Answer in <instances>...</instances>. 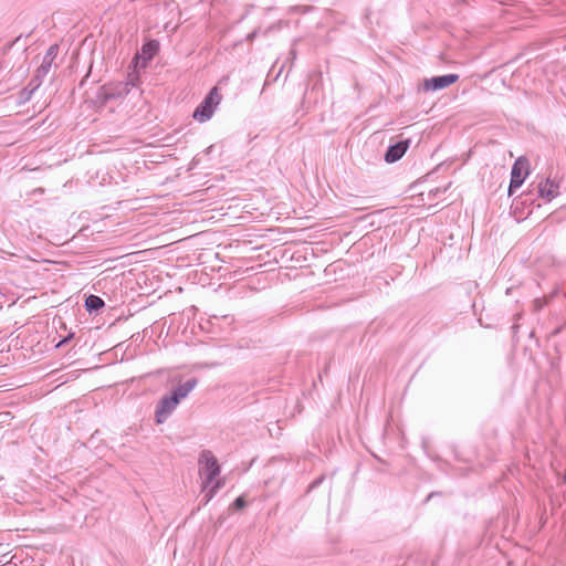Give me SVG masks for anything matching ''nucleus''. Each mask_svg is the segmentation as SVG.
Wrapping results in <instances>:
<instances>
[{"instance_id":"1","label":"nucleus","mask_w":566,"mask_h":566,"mask_svg":"<svg viewBox=\"0 0 566 566\" xmlns=\"http://www.w3.org/2000/svg\"><path fill=\"white\" fill-rule=\"evenodd\" d=\"M198 378L190 377L186 381L172 387L161 396L155 407L154 420L156 424H163L174 413L180 402L197 387Z\"/></svg>"},{"instance_id":"2","label":"nucleus","mask_w":566,"mask_h":566,"mask_svg":"<svg viewBox=\"0 0 566 566\" xmlns=\"http://www.w3.org/2000/svg\"><path fill=\"white\" fill-rule=\"evenodd\" d=\"M59 53V45L52 44L46 50L41 65L35 70L32 78L30 80L29 84L20 92V99L22 102H27L31 98L33 93L41 86L44 77L48 75L52 67V63L57 56Z\"/></svg>"},{"instance_id":"3","label":"nucleus","mask_w":566,"mask_h":566,"mask_svg":"<svg viewBox=\"0 0 566 566\" xmlns=\"http://www.w3.org/2000/svg\"><path fill=\"white\" fill-rule=\"evenodd\" d=\"M222 99L221 94L219 93V88L217 86L212 87L203 97V99L199 103V105L195 108L192 113V117L198 123H206L211 119L216 109L220 105Z\"/></svg>"},{"instance_id":"4","label":"nucleus","mask_w":566,"mask_h":566,"mask_svg":"<svg viewBox=\"0 0 566 566\" xmlns=\"http://www.w3.org/2000/svg\"><path fill=\"white\" fill-rule=\"evenodd\" d=\"M533 186L534 182L528 186L526 191L522 192L520 196H516L512 200L511 213L518 222L526 219L527 216L532 213V207L536 201L535 190L531 189Z\"/></svg>"},{"instance_id":"5","label":"nucleus","mask_w":566,"mask_h":566,"mask_svg":"<svg viewBox=\"0 0 566 566\" xmlns=\"http://www.w3.org/2000/svg\"><path fill=\"white\" fill-rule=\"evenodd\" d=\"M200 474L203 486L210 485L219 476L221 468L217 458L209 450H203L199 457Z\"/></svg>"},{"instance_id":"6","label":"nucleus","mask_w":566,"mask_h":566,"mask_svg":"<svg viewBox=\"0 0 566 566\" xmlns=\"http://www.w3.org/2000/svg\"><path fill=\"white\" fill-rule=\"evenodd\" d=\"M129 82L108 83L102 85L96 92V101L102 105L119 98H124L130 91Z\"/></svg>"},{"instance_id":"7","label":"nucleus","mask_w":566,"mask_h":566,"mask_svg":"<svg viewBox=\"0 0 566 566\" xmlns=\"http://www.w3.org/2000/svg\"><path fill=\"white\" fill-rule=\"evenodd\" d=\"M528 175H530L528 159L524 156H521L512 165L510 185L507 188L509 197L514 196L516 190L524 184V181Z\"/></svg>"},{"instance_id":"8","label":"nucleus","mask_w":566,"mask_h":566,"mask_svg":"<svg viewBox=\"0 0 566 566\" xmlns=\"http://www.w3.org/2000/svg\"><path fill=\"white\" fill-rule=\"evenodd\" d=\"M458 80L459 75L454 73L431 76L423 80L421 90L424 93L441 91L454 84Z\"/></svg>"},{"instance_id":"9","label":"nucleus","mask_w":566,"mask_h":566,"mask_svg":"<svg viewBox=\"0 0 566 566\" xmlns=\"http://www.w3.org/2000/svg\"><path fill=\"white\" fill-rule=\"evenodd\" d=\"M160 49L159 41L156 39L146 40L140 49V53L134 56L133 62L142 60V67H147L148 64L158 54Z\"/></svg>"},{"instance_id":"10","label":"nucleus","mask_w":566,"mask_h":566,"mask_svg":"<svg viewBox=\"0 0 566 566\" xmlns=\"http://www.w3.org/2000/svg\"><path fill=\"white\" fill-rule=\"evenodd\" d=\"M531 189H533V187H531ZM534 190L536 199L542 198L549 202L559 195V184L548 177L542 179Z\"/></svg>"},{"instance_id":"11","label":"nucleus","mask_w":566,"mask_h":566,"mask_svg":"<svg viewBox=\"0 0 566 566\" xmlns=\"http://www.w3.org/2000/svg\"><path fill=\"white\" fill-rule=\"evenodd\" d=\"M410 143H411L410 139L406 138V139H400L394 144H390L387 147V150L385 151L384 160L387 164H394V163L400 160L403 157V155L407 153V150L410 146Z\"/></svg>"},{"instance_id":"12","label":"nucleus","mask_w":566,"mask_h":566,"mask_svg":"<svg viewBox=\"0 0 566 566\" xmlns=\"http://www.w3.org/2000/svg\"><path fill=\"white\" fill-rule=\"evenodd\" d=\"M321 98H323V83L321 80H316L310 90L306 87L304 91L302 106L304 109L308 111L316 105Z\"/></svg>"},{"instance_id":"13","label":"nucleus","mask_w":566,"mask_h":566,"mask_svg":"<svg viewBox=\"0 0 566 566\" xmlns=\"http://www.w3.org/2000/svg\"><path fill=\"white\" fill-rule=\"evenodd\" d=\"M84 306L90 315H97L98 312L105 306V302L98 295L88 294L85 297Z\"/></svg>"},{"instance_id":"14","label":"nucleus","mask_w":566,"mask_h":566,"mask_svg":"<svg viewBox=\"0 0 566 566\" xmlns=\"http://www.w3.org/2000/svg\"><path fill=\"white\" fill-rule=\"evenodd\" d=\"M223 484H224L223 480L216 479L214 482H212L210 485L203 486L205 489H207L205 496H203V500H205L203 505L208 504L213 499V496L223 486Z\"/></svg>"},{"instance_id":"15","label":"nucleus","mask_w":566,"mask_h":566,"mask_svg":"<svg viewBox=\"0 0 566 566\" xmlns=\"http://www.w3.org/2000/svg\"><path fill=\"white\" fill-rule=\"evenodd\" d=\"M247 505H248L247 500L244 499V496L240 495L234 499V501L230 505V509L232 511L238 512V511L243 510Z\"/></svg>"},{"instance_id":"16","label":"nucleus","mask_w":566,"mask_h":566,"mask_svg":"<svg viewBox=\"0 0 566 566\" xmlns=\"http://www.w3.org/2000/svg\"><path fill=\"white\" fill-rule=\"evenodd\" d=\"M432 461H434L437 463V467L440 471L444 472V473H449V469H450V464L442 460L439 455H436V457H431L429 455Z\"/></svg>"},{"instance_id":"17","label":"nucleus","mask_w":566,"mask_h":566,"mask_svg":"<svg viewBox=\"0 0 566 566\" xmlns=\"http://www.w3.org/2000/svg\"><path fill=\"white\" fill-rule=\"evenodd\" d=\"M325 474H321L316 479H314L307 486L306 493H311L313 490L317 489L324 481H325Z\"/></svg>"},{"instance_id":"18","label":"nucleus","mask_w":566,"mask_h":566,"mask_svg":"<svg viewBox=\"0 0 566 566\" xmlns=\"http://www.w3.org/2000/svg\"><path fill=\"white\" fill-rule=\"evenodd\" d=\"M446 191H447V188L441 189V188L437 187V188H434V189H431V190L429 191L428 196H429V198H430V199H436V198H438L441 193H444Z\"/></svg>"},{"instance_id":"19","label":"nucleus","mask_w":566,"mask_h":566,"mask_svg":"<svg viewBox=\"0 0 566 566\" xmlns=\"http://www.w3.org/2000/svg\"><path fill=\"white\" fill-rule=\"evenodd\" d=\"M212 319H207L206 323H200V328L206 332H211L209 326H212Z\"/></svg>"},{"instance_id":"20","label":"nucleus","mask_w":566,"mask_h":566,"mask_svg":"<svg viewBox=\"0 0 566 566\" xmlns=\"http://www.w3.org/2000/svg\"><path fill=\"white\" fill-rule=\"evenodd\" d=\"M565 326H566V322L562 325L554 327V329L552 331V335H558Z\"/></svg>"},{"instance_id":"21","label":"nucleus","mask_w":566,"mask_h":566,"mask_svg":"<svg viewBox=\"0 0 566 566\" xmlns=\"http://www.w3.org/2000/svg\"><path fill=\"white\" fill-rule=\"evenodd\" d=\"M311 8L310 7H295L294 10H297L302 13L307 12Z\"/></svg>"},{"instance_id":"22","label":"nucleus","mask_w":566,"mask_h":566,"mask_svg":"<svg viewBox=\"0 0 566 566\" xmlns=\"http://www.w3.org/2000/svg\"><path fill=\"white\" fill-rule=\"evenodd\" d=\"M534 304H535L537 310H541L543 307V302L539 298H536L534 301Z\"/></svg>"},{"instance_id":"23","label":"nucleus","mask_w":566,"mask_h":566,"mask_svg":"<svg viewBox=\"0 0 566 566\" xmlns=\"http://www.w3.org/2000/svg\"><path fill=\"white\" fill-rule=\"evenodd\" d=\"M290 55H291V59H292V60H295V59H296V50H295V49H292V50L290 51Z\"/></svg>"},{"instance_id":"24","label":"nucleus","mask_w":566,"mask_h":566,"mask_svg":"<svg viewBox=\"0 0 566 566\" xmlns=\"http://www.w3.org/2000/svg\"><path fill=\"white\" fill-rule=\"evenodd\" d=\"M437 493L436 492H431L427 499H426V502H428L430 499H432Z\"/></svg>"}]
</instances>
